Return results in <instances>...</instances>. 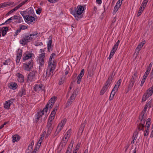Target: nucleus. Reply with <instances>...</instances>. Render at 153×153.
<instances>
[{"instance_id": "39", "label": "nucleus", "mask_w": 153, "mask_h": 153, "mask_svg": "<svg viewBox=\"0 0 153 153\" xmlns=\"http://www.w3.org/2000/svg\"><path fill=\"white\" fill-rule=\"evenodd\" d=\"M85 125V123H83L82 124L81 127L79 129V132H80L81 134L82 133L83 131Z\"/></svg>"}, {"instance_id": "22", "label": "nucleus", "mask_w": 153, "mask_h": 153, "mask_svg": "<svg viewBox=\"0 0 153 153\" xmlns=\"http://www.w3.org/2000/svg\"><path fill=\"white\" fill-rule=\"evenodd\" d=\"M13 143H14L15 141H18L20 138V137L17 134H15L12 137Z\"/></svg>"}, {"instance_id": "62", "label": "nucleus", "mask_w": 153, "mask_h": 153, "mask_svg": "<svg viewBox=\"0 0 153 153\" xmlns=\"http://www.w3.org/2000/svg\"><path fill=\"white\" fill-rule=\"evenodd\" d=\"M151 103V102H148L146 104L145 106H146L147 108L148 107L149 108L150 107V104Z\"/></svg>"}, {"instance_id": "8", "label": "nucleus", "mask_w": 153, "mask_h": 153, "mask_svg": "<svg viewBox=\"0 0 153 153\" xmlns=\"http://www.w3.org/2000/svg\"><path fill=\"white\" fill-rule=\"evenodd\" d=\"M45 111L43 110V109L42 111L38 112L37 114L35 117V122L36 123L38 122L39 123H40L42 121V119L41 117L44 114V112Z\"/></svg>"}, {"instance_id": "61", "label": "nucleus", "mask_w": 153, "mask_h": 153, "mask_svg": "<svg viewBox=\"0 0 153 153\" xmlns=\"http://www.w3.org/2000/svg\"><path fill=\"white\" fill-rule=\"evenodd\" d=\"M149 74V73H148V72H146L145 73L143 76V78H145V79H146L147 77V76Z\"/></svg>"}, {"instance_id": "36", "label": "nucleus", "mask_w": 153, "mask_h": 153, "mask_svg": "<svg viewBox=\"0 0 153 153\" xmlns=\"http://www.w3.org/2000/svg\"><path fill=\"white\" fill-rule=\"evenodd\" d=\"M58 106H56L53 109V110L52 111L51 114V115H53V116H55V114L56 113V110H57L58 108Z\"/></svg>"}, {"instance_id": "44", "label": "nucleus", "mask_w": 153, "mask_h": 153, "mask_svg": "<svg viewBox=\"0 0 153 153\" xmlns=\"http://www.w3.org/2000/svg\"><path fill=\"white\" fill-rule=\"evenodd\" d=\"M119 8V6L116 5L114 7L113 13H115L117 11Z\"/></svg>"}, {"instance_id": "41", "label": "nucleus", "mask_w": 153, "mask_h": 153, "mask_svg": "<svg viewBox=\"0 0 153 153\" xmlns=\"http://www.w3.org/2000/svg\"><path fill=\"white\" fill-rule=\"evenodd\" d=\"M21 14L23 16L24 19L26 17L27 11H21L20 12Z\"/></svg>"}, {"instance_id": "27", "label": "nucleus", "mask_w": 153, "mask_h": 153, "mask_svg": "<svg viewBox=\"0 0 153 153\" xmlns=\"http://www.w3.org/2000/svg\"><path fill=\"white\" fill-rule=\"evenodd\" d=\"M17 75L20 80V82H23L24 80V77L23 75L19 73L17 74Z\"/></svg>"}, {"instance_id": "52", "label": "nucleus", "mask_w": 153, "mask_h": 153, "mask_svg": "<svg viewBox=\"0 0 153 153\" xmlns=\"http://www.w3.org/2000/svg\"><path fill=\"white\" fill-rule=\"evenodd\" d=\"M21 30L20 29V28L19 29L17 30L15 32V33L14 35V36H17L19 33L21 32Z\"/></svg>"}, {"instance_id": "18", "label": "nucleus", "mask_w": 153, "mask_h": 153, "mask_svg": "<svg viewBox=\"0 0 153 153\" xmlns=\"http://www.w3.org/2000/svg\"><path fill=\"white\" fill-rule=\"evenodd\" d=\"M64 125L61 123L59 124L58 126L57 127L56 131L55 133V134H56V135H57L59 133L61 130L62 129Z\"/></svg>"}, {"instance_id": "14", "label": "nucleus", "mask_w": 153, "mask_h": 153, "mask_svg": "<svg viewBox=\"0 0 153 153\" xmlns=\"http://www.w3.org/2000/svg\"><path fill=\"white\" fill-rule=\"evenodd\" d=\"M14 19L15 21L14 22L16 23H19L23 22V20L22 17L16 15L14 16Z\"/></svg>"}, {"instance_id": "13", "label": "nucleus", "mask_w": 153, "mask_h": 153, "mask_svg": "<svg viewBox=\"0 0 153 153\" xmlns=\"http://www.w3.org/2000/svg\"><path fill=\"white\" fill-rule=\"evenodd\" d=\"M56 55L54 53H52L51 55L50 59L49 60L48 65H55V66H56V63L54 61L52 60L53 58H54V56Z\"/></svg>"}, {"instance_id": "34", "label": "nucleus", "mask_w": 153, "mask_h": 153, "mask_svg": "<svg viewBox=\"0 0 153 153\" xmlns=\"http://www.w3.org/2000/svg\"><path fill=\"white\" fill-rule=\"evenodd\" d=\"M143 47L142 45H140L139 44V45L137 46V47L136 49L135 50V53H137V54L140 51V50L141 48Z\"/></svg>"}, {"instance_id": "33", "label": "nucleus", "mask_w": 153, "mask_h": 153, "mask_svg": "<svg viewBox=\"0 0 153 153\" xmlns=\"http://www.w3.org/2000/svg\"><path fill=\"white\" fill-rule=\"evenodd\" d=\"M144 123H142V122H141L138 126V129L140 131L141 130H143V131H144L143 128L144 127Z\"/></svg>"}, {"instance_id": "49", "label": "nucleus", "mask_w": 153, "mask_h": 153, "mask_svg": "<svg viewBox=\"0 0 153 153\" xmlns=\"http://www.w3.org/2000/svg\"><path fill=\"white\" fill-rule=\"evenodd\" d=\"M84 69H82V70L80 72V74L78 76L82 77L84 75Z\"/></svg>"}, {"instance_id": "35", "label": "nucleus", "mask_w": 153, "mask_h": 153, "mask_svg": "<svg viewBox=\"0 0 153 153\" xmlns=\"http://www.w3.org/2000/svg\"><path fill=\"white\" fill-rule=\"evenodd\" d=\"M144 9H143V5H141L140 7L139 8V10L138 11V13L137 14V16L139 17V16L141 14V13L143 11V10Z\"/></svg>"}, {"instance_id": "24", "label": "nucleus", "mask_w": 153, "mask_h": 153, "mask_svg": "<svg viewBox=\"0 0 153 153\" xmlns=\"http://www.w3.org/2000/svg\"><path fill=\"white\" fill-rule=\"evenodd\" d=\"M27 11V15L32 16L34 13V11L33 8L30 7L28 9Z\"/></svg>"}, {"instance_id": "59", "label": "nucleus", "mask_w": 153, "mask_h": 153, "mask_svg": "<svg viewBox=\"0 0 153 153\" xmlns=\"http://www.w3.org/2000/svg\"><path fill=\"white\" fill-rule=\"evenodd\" d=\"M41 11L42 9L41 8H39L36 10V12L37 14H39L41 13Z\"/></svg>"}, {"instance_id": "51", "label": "nucleus", "mask_w": 153, "mask_h": 153, "mask_svg": "<svg viewBox=\"0 0 153 153\" xmlns=\"http://www.w3.org/2000/svg\"><path fill=\"white\" fill-rule=\"evenodd\" d=\"M146 94H145L144 95L143 97L142 98V102H143L146 101V100L147 98H148V97H147L146 96Z\"/></svg>"}, {"instance_id": "1", "label": "nucleus", "mask_w": 153, "mask_h": 153, "mask_svg": "<svg viewBox=\"0 0 153 153\" xmlns=\"http://www.w3.org/2000/svg\"><path fill=\"white\" fill-rule=\"evenodd\" d=\"M84 7L83 6H78L77 8L75 7L74 10L72 11V13L76 20H79L82 17V13Z\"/></svg>"}, {"instance_id": "28", "label": "nucleus", "mask_w": 153, "mask_h": 153, "mask_svg": "<svg viewBox=\"0 0 153 153\" xmlns=\"http://www.w3.org/2000/svg\"><path fill=\"white\" fill-rule=\"evenodd\" d=\"M122 82V80L121 79H119V80L117 82L115 86L114 87V89L118 90L119 86H120L121 83Z\"/></svg>"}, {"instance_id": "55", "label": "nucleus", "mask_w": 153, "mask_h": 153, "mask_svg": "<svg viewBox=\"0 0 153 153\" xmlns=\"http://www.w3.org/2000/svg\"><path fill=\"white\" fill-rule=\"evenodd\" d=\"M10 60L9 59H8L5 61V62H3L4 65H7L10 62Z\"/></svg>"}, {"instance_id": "21", "label": "nucleus", "mask_w": 153, "mask_h": 153, "mask_svg": "<svg viewBox=\"0 0 153 153\" xmlns=\"http://www.w3.org/2000/svg\"><path fill=\"white\" fill-rule=\"evenodd\" d=\"M145 114L142 112L141 115L139 116V119L140 120L141 122L143 123H144L146 121V118L145 116Z\"/></svg>"}, {"instance_id": "9", "label": "nucleus", "mask_w": 153, "mask_h": 153, "mask_svg": "<svg viewBox=\"0 0 153 153\" xmlns=\"http://www.w3.org/2000/svg\"><path fill=\"white\" fill-rule=\"evenodd\" d=\"M33 62L31 61H30L28 63L25 64L24 66L25 67V70L27 71H30L33 67Z\"/></svg>"}, {"instance_id": "5", "label": "nucleus", "mask_w": 153, "mask_h": 153, "mask_svg": "<svg viewBox=\"0 0 153 153\" xmlns=\"http://www.w3.org/2000/svg\"><path fill=\"white\" fill-rule=\"evenodd\" d=\"M31 41L30 35L28 33L25 34L23 38L20 40V43L22 45H25L27 42Z\"/></svg>"}, {"instance_id": "7", "label": "nucleus", "mask_w": 153, "mask_h": 153, "mask_svg": "<svg viewBox=\"0 0 153 153\" xmlns=\"http://www.w3.org/2000/svg\"><path fill=\"white\" fill-rule=\"evenodd\" d=\"M36 71H32L28 74L27 77V81L28 82H32L34 81L36 79L35 74Z\"/></svg>"}, {"instance_id": "6", "label": "nucleus", "mask_w": 153, "mask_h": 153, "mask_svg": "<svg viewBox=\"0 0 153 153\" xmlns=\"http://www.w3.org/2000/svg\"><path fill=\"white\" fill-rule=\"evenodd\" d=\"M56 66H55V65H48V68L46 72L47 76L49 77L53 75V74H51L53 73V71L55 68Z\"/></svg>"}, {"instance_id": "23", "label": "nucleus", "mask_w": 153, "mask_h": 153, "mask_svg": "<svg viewBox=\"0 0 153 153\" xmlns=\"http://www.w3.org/2000/svg\"><path fill=\"white\" fill-rule=\"evenodd\" d=\"M22 51L20 50L17 55L16 58V61L17 63H19V62L21 57L22 56Z\"/></svg>"}, {"instance_id": "46", "label": "nucleus", "mask_w": 153, "mask_h": 153, "mask_svg": "<svg viewBox=\"0 0 153 153\" xmlns=\"http://www.w3.org/2000/svg\"><path fill=\"white\" fill-rule=\"evenodd\" d=\"M29 1V0H25V1H22V3H21L20 4L18 5L20 7L22 6L25 4L27 2H28Z\"/></svg>"}, {"instance_id": "53", "label": "nucleus", "mask_w": 153, "mask_h": 153, "mask_svg": "<svg viewBox=\"0 0 153 153\" xmlns=\"http://www.w3.org/2000/svg\"><path fill=\"white\" fill-rule=\"evenodd\" d=\"M20 7H19V6L18 5L17 6H16L15 7H14L13 9L11 10L12 11V12L13 13L14 11H15L17 9H18Z\"/></svg>"}, {"instance_id": "43", "label": "nucleus", "mask_w": 153, "mask_h": 153, "mask_svg": "<svg viewBox=\"0 0 153 153\" xmlns=\"http://www.w3.org/2000/svg\"><path fill=\"white\" fill-rule=\"evenodd\" d=\"M65 80V78L62 77L59 80V85H62L64 82Z\"/></svg>"}, {"instance_id": "11", "label": "nucleus", "mask_w": 153, "mask_h": 153, "mask_svg": "<svg viewBox=\"0 0 153 153\" xmlns=\"http://www.w3.org/2000/svg\"><path fill=\"white\" fill-rule=\"evenodd\" d=\"M47 128L48 130L46 135H47L50 134L52 130L53 126L52 125V123H51V122H48L47 125Z\"/></svg>"}, {"instance_id": "26", "label": "nucleus", "mask_w": 153, "mask_h": 153, "mask_svg": "<svg viewBox=\"0 0 153 153\" xmlns=\"http://www.w3.org/2000/svg\"><path fill=\"white\" fill-rule=\"evenodd\" d=\"M17 84L16 83L14 82L11 83L9 86V87L10 89L15 90L16 89L17 87Z\"/></svg>"}, {"instance_id": "20", "label": "nucleus", "mask_w": 153, "mask_h": 153, "mask_svg": "<svg viewBox=\"0 0 153 153\" xmlns=\"http://www.w3.org/2000/svg\"><path fill=\"white\" fill-rule=\"evenodd\" d=\"M49 41L48 43L47 44L48 46V51L50 52V50L52 51V48L51 46V44L52 43V38H51L50 36L49 38Z\"/></svg>"}, {"instance_id": "54", "label": "nucleus", "mask_w": 153, "mask_h": 153, "mask_svg": "<svg viewBox=\"0 0 153 153\" xmlns=\"http://www.w3.org/2000/svg\"><path fill=\"white\" fill-rule=\"evenodd\" d=\"M122 0H119L117 3L116 5L119 6V7H120L121 4Z\"/></svg>"}, {"instance_id": "25", "label": "nucleus", "mask_w": 153, "mask_h": 153, "mask_svg": "<svg viewBox=\"0 0 153 153\" xmlns=\"http://www.w3.org/2000/svg\"><path fill=\"white\" fill-rule=\"evenodd\" d=\"M13 3L14 2L12 1L7 2L5 3L1 4L2 6H1V7H5L13 5Z\"/></svg>"}, {"instance_id": "3", "label": "nucleus", "mask_w": 153, "mask_h": 153, "mask_svg": "<svg viewBox=\"0 0 153 153\" xmlns=\"http://www.w3.org/2000/svg\"><path fill=\"white\" fill-rule=\"evenodd\" d=\"M56 97H53L51 98L48 101L45 107L43 109V110L47 112L49 106L51 108L52 107L56 100Z\"/></svg>"}, {"instance_id": "10", "label": "nucleus", "mask_w": 153, "mask_h": 153, "mask_svg": "<svg viewBox=\"0 0 153 153\" xmlns=\"http://www.w3.org/2000/svg\"><path fill=\"white\" fill-rule=\"evenodd\" d=\"M45 57V53H42L39 55L38 60L41 66L43 65L44 64V58Z\"/></svg>"}, {"instance_id": "16", "label": "nucleus", "mask_w": 153, "mask_h": 153, "mask_svg": "<svg viewBox=\"0 0 153 153\" xmlns=\"http://www.w3.org/2000/svg\"><path fill=\"white\" fill-rule=\"evenodd\" d=\"M35 19L32 16L26 15V17L25 19V21L30 23L32 22L35 20Z\"/></svg>"}, {"instance_id": "58", "label": "nucleus", "mask_w": 153, "mask_h": 153, "mask_svg": "<svg viewBox=\"0 0 153 153\" xmlns=\"http://www.w3.org/2000/svg\"><path fill=\"white\" fill-rule=\"evenodd\" d=\"M14 100V99H12L7 101L10 105L13 102Z\"/></svg>"}, {"instance_id": "19", "label": "nucleus", "mask_w": 153, "mask_h": 153, "mask_svg": "<svg viewBox=\"0 0 153 153\" xmlns=\"http://www.w3.org/2000/svg\"><path fill=\"white\" fill-rule=\"evenodd\" d=\"M43 86V85L42 84L36 85L35 86L34 89L36 91L38 92L40 91H42Z\"/></svg>"}, {"instance_id": "2", "label": "nucleus", "mask_w": 153, "mask_h": 153, "mask_svg": "<svg viewBox=\"0 0 153 153\" xmlns=\"http://www.w3.org/2000/svg\"><path fill=\"white\" fill-rule=\"evenodd\" d=\"M113 77V74H112L109 77L105 83V85L102 88L101 90L100 93V94L101 95H102L106 91L112 80Z\"/></svg>"}, {"instance_id": "64", "label": "nucleus", "mask_w": 153, "mask_h": 153, "mask_svg": "<svg viewBox=\"0 0 153 153\" xmlns=\"http://www.w3.org/2000/svg\"><path fill=\"white\" fill-rule=\"evenodd\" d=\"M145 78H143V79L142 80L141 83L140 84V86H142L143 85L145 81Z\"/></svg>"}, {"instance_id": "15", "label": "nucleus", "mask_w": 153, "mask_h": 153, "mask_svg": "<svg viewBox=\"0 0 153 153\" xmlns=\"http://www.w3.org/2000/svg\"><path fill=\"white\" fill-rule=\"evenodd\" d=\"M153 93V85L151 87L148 89L145 93L146 94V96L147 97H149L151 96Z\"/></svg>"}, {"instance_id": "57", "label": "nucleus", "mask_w": 153, "mask_h": 153, "mask_svg": "<svg viewBox=\"0 0 153 153\" xmlns=\"http://www.w3.org/2000/svg\"><path fill=\"white\" fill-rule=\"evenodd\" d=\"M42 141V137H40V139L39 140V141L38 142V144H39V146L41 145V143Z\"/></svg>"}, {"instance_id": "12", "label": "nucleus", "mask_w": 153, "mask_h": 153, "mask_svg": "<svg viewBox=\"0 0 153 153\" xmlns=\"http://www.w3.org/2000/svg\"><path fill=\"white\" fill-rule=\"evenodd\" d=\"M120 42V40H118V41L114 45L110 53V55H111L113 56L114 55L115 52L117 50L118 46Z\"/></svg>"}, {"instance_id": "17", "label": "nucleus", "mask_w": 153, "mask_h": 153, "mask_svg": "<svg viewBox=\"0 0 153 153\" xmlns=\"http://www.w3.org/2000/svg\"><path fill=\"white\" fill-rule=\"evenodd\" d=\"M26 94L25 90L24 87L21 88V90L19 92L18 96L22 97L23 96L25 95Z\"/></svg>"}, {"instance_id": "45", "label": "nucleus", "mask_w": 153, "mask_h": 153, "mask_svg": "<svg viewBox=\"0 0 153 153\" xmlns=\"http://www.w3.org/2000/svg\"><path fill=\"white\" fill-rule=\"evenodd\" d=\"M117 89H114V88L113 89L110 95H112L114 97L115 94L116 92L117 91Z\"/></svg>"}, {"instance_id": "32", "label": "nucleus", "mask_w": 153, "mask_h": 153, "mask_svg": "<svg viewBox=\"0 0 153 153\" xmlns=\"http://www.w3.org/2000/svg\"><path fill=\"white\" fill-rule=\"evenodd\" d=\"M76 91L75 90L73 92V93L71 95L69 99L71 100L74 101L76 97Z\"/></svg>"}, {"instance_id": "4", "label": "nucleus", "mask_w": 153, "mask_h": 153, "mask_svg": "<svg viewBox=\"0 0 153 153\" xmlns=\"http://www.w3.org/2000/svg\"><path fill=\"white\" fill-rule=\"evenodd\" d=\"M137 71L135 72L134 74L133 75L129 81V84L128 88L130 90L132 88L134 85L135 82L137 79Z\"/></svg>"}, {"instance_id": "47", "label": "nucleus", "mask_w": 153, "mask_h": 153, "mask_svg": "<svg viewBox=\"0 0 153 153\" xmlns=\"http://www.w3.org/2000/svg\"><path fill=\"white\" fill-rule=\"evenodd\" d=\"M55 116H53L51 114L50 117L49 118L48 122H51V123H52V121L54 119Z\"/></svg>"}, {"instance_id": "29", "label": "nucleus", "mask_w": 153, "mask_h": 153, "mask_svg": "<svg viewBox=\"0 0 153 153\" xmlns=\"http://www.w3.org/2000/svg\"><path fill=\"white\" fill-rule=\"evenodd\" d=\"M137 132L136 131L134 132V134L132 136L133 140L131 141V143L132 144H134V143L135 140L137 138Z\"/></svg>"}, {"instance_id": "40", "label": "nucleus", "mask_w": 153, "mask_h": 153, "mask_svg": "<svg viewBox=\"0 0 153 153\" xmlns=\"http://www.w3.org/2000/svg\"><path fill=\"white\" fill-rule=\"evenodd\" d=\"M32 56V54L31 53H29L28 54L26 55L23 58V59L25 60H26L31 58Z\"/></svg>"}, {"instance_id": "48", "label": "nucleus", "mask_w": 153, "mask_h": 153, "mask_svg": "<svg viewBox=\"0 0 153 153\" xmlns=\"http://www.w3.org/2000/svg\"><path fill=\"white\" fill-rule=\"evenodd\" d=\"M82 77L80 76H78L77 78V83L79 84L80 83Z\"/></svg>"}, {"instance_id": "42", "label": "nucleus", "mask_w": 153, "mask_h": 153, "mask_svg": "<svg viewBox=\"0 0 153 153\" xmlns=\"http://www.w3.org/2000/svg\"><path fill=\"white\" fill-rule=\"evenodd\" d=\"M149 0H144L143 1V2L142 4L141 5H143V9H144L145 7L146 4L148 1Z\"/></svg>"}, {"instance_id": "63", "label": "nucleus", "mask_w": 153, "mask_h": 153, "mask_svg": "<svg viewBox=\"0 0 153 153\" xmlns=\"http://www.w3.org/2000/svg\"><path fill=\"white\" fill-rule=\"evenodd\" d=\"M67 120L66 119H64L62 120L61 122V123H62V124H63L64 125H65V124Z\"/></svg>"}, {"instance_id": "60", "label": "nucleus", "mask_w": 153, "mask_h": 153, "mask_svg": "<svg viewBox=\"0 0 153 153\" xmlns=\"http://www.w3.org/2000/svg\"><path fill=\"white\" fill-rule=\"evenodd\" d=\"M71 132V129H69L66 132V133L68 135H69V136H70Z\"/></svg>"}, {"instance_id": "56", "label": "nucleus", "mask_w": 153, "mask_h": 153, "mask_svg": "<svg viewBox=\"0 0 153 153\" xmlns=\"http://www.w3.org/2000/svg\"><path fill=\"white\" fill-rule=\"evenodd\" d=\"M27 28V27L26 26L22 25L20 27V29L21 30H25Z\"/></svg>"}, {"instance_id": "50", "label": "nucleus", "mask_w": 153, "mask_h": 153, "mask_svg": "<svg viewBox=\"0 0 153 153\" xmlns=\"http://www.w3.org/2000/svg\"><path fill=\"white\" fill-rule=\"evenodd\" d=\"M68 140V138L66 137H64L63 139L62 140V143H65L67 142Z\"/></svg>"}, {"instance_id": "30", "label": "nucleus", "mask_w": 153, "mask_h": 153, "mask_svg": "<svg viewBox=\"0 0 153 153\" xmlns=\"http://www.w3.org/2000/svg\"><path fill=\"white\" fill-rule=\"evenodd\" d=\"M73 143H72V142H71L68 148L66 153H71V149L73 146Z\"/></svg>"}, {"instance_id": "38", "label": "nucleus", "mask_w": 153, "mask_h": 153, "mask_svg": "<svg viewBox=\"0 0 153 153\" xmlns=\"http://www.w3.org/2000/svg\"><path fill=\"white\" fill-rule=\"evenodd\" d=\"M10 105L9 104L7 101H6L4 105V107L6 109H9Z\"/></svg>"}, {"instance_id": "37", "label": "nucleus", "mask_w": 153, "mask_h": 153, "mask_svg": "<svg viewBox=\"0 0 153 153\" xmlns=\"http://www.w3.org/2000/svg\"><path fill=\"white\" fill-rule=\"evenodd\" d=\"M73 101L71 100L70 99H69L68 100L66 104V107H68L69 106H70L71 104L72 103Z\"/></svg>"}, {"instance_id": "31", "label": "nucleus", "mask_w": 153, "mask_h": 153, "mask_svg": "<svg viewBox=\"0 0 153 153\" xmlns=\"http://www.w3.org/2000/svg\"><path fill=\"white\" fill-rule=\"evenodd\" d=\"M31 41L33 40H34L38 36V33L31 34H30Z\"/></svg>"}]
</instances>
